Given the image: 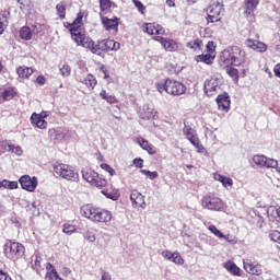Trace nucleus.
<instances>
[{
	"mask_svg": "<svg viewBox=\"0 0 280 280\" xmlns=\"http://www.w3.org/2000/svg\"><path fill=\"white\" fill-rule=\"evenodd\" d=\"M82 19H84V12L80 11L70 25L72 40L77 45L90 49L96 56H103V51L108 54V51H118L120 49L121 44L115 42V39H101L95 43L91 37L86 36V32L82 28Z\"/></svg>",
	"mask_w": 280,
	"mask_h": 280,
	"instance_id": "f257e3e1",
	"label": "nucleus"
},
{
	"mask_svg": "<svg viewBox=\"0 0 280 280\" xmlns=\"http://www.w3.org/2000/svg\"><path fill=\"white\" fill-rule=\"evenodd\" d=\"M246 62V51L238 46H230L220 54V63L225 67H242Z\"/></svg>",
	"mask_w": 280,
	"mask_h": 280,
	"instance_id": "f03ea898",
	"label": "nucleus"
},
{
	"mask_svg": "<svg viewBox=\"0 0 280 280\" xmlns=\"http://www.w3.org/2000/svg\"><path fill=\"white\" fill-rule=\"evenodd\" d=\"M81 215L88 218L92 222H98L102 224H108L113 220V213L102 208H95L92 205H85L80 209Z\"/></svg>",
	"mask_w": 280,
	"mask_h": 280,
	"instance_id": "7ed1b4c3",
	"label": "nucleus"
},
{
	"mask_svg": "<svg viewBox=\"0 0 280 280\" xmlns=\"http://www.w3.org/2000/svg\"><path fill=\"white\" fill-rule=\"evenodd\" d=\"M54 172L57 176H60V178H65V180H71L72 183L80 180V175L72 166H69V164H55Z\"/></svg>",
	"mask_w": 280,
	"mask_h": 280,
	"instance_id": "20e7f679",
	"label": "nucleus"
},
{
	"mask_svg": "<svg viewBox=\"0 0 280 280\" xmlns=\"http://www.w3.org/2000/svg\"><path fill=\"white\" fill-rule=\"evenodd\" d=\"M4 254L11 261H18L25 256V246L19 242H12L5 244Z\"/></svg>",
	"mask_w": 280,
	"mask_h": 280,
	"instance_id": "39448f33",
	"label": "nucleus"
},
{
	"mask_svg": "<svg viewBox=\"0 0 280 280\" xmlns=\"http://www.w3.org/2000/svg\"><path fill=\"white\" fill-rule=\"evenodd\" d=\"M201 207L208 211H222L224 209V201L219 197L207 195L201 199Z\"/></svg>",
	"mask_w": 280,
	"mask_h": 280,
	"instance_id": "423d86ee",
	"label": "nucleus"
},
{
	"mask_svg": "<svg viewBox=\"0 0 280 280\" xmlns=\"http://www.w3.org/2000/svg\"><path fill=\"white\" fill-rule=\"evenodd\" d=\"M183 132L186 136V139H188V141L191 143V145L196 148L197 152L199 154H202V152H205V147L202 145V143H200V139L196 135V130H194L189 126H185Z\"/></svg>",
	"mask_w": 280,
	"mask_h": 280,
	"instance_id": "0eeeda50",
	"label": "nucleus"
},
{
	"mask_svg": "<svg viewBox=\"0 0 280 280\" xmlns=\"http://www.w3.org/2000/svg\"><path fill=\"white\" fill-rule=\"evenodd\" d=\"M186 91L187 88L185 84L178 81L166 79V93H168V95H184Z\"/></svg>",
	"mask_w": 280,
	"mask_h": 280,
	"instance_id": "6e6552de",
	"label": "nucleus"
},
{
	"mask_svg": "<svg viewBox=\"0 0 280 280\" xmlns=\"http://www.w3.org/2000/svg\"><path fill=\"white\" fill-rule=\"evenodd\" d=\"M203 91L208 97H213L220 91V79L215 77L207 79L203 84Z\"/></svg>",
	"mask_w": 280,
	"mask_h": 280,
	"instance_id": "1a4fd4ad",
	"label": "nucleus"
},
{
	"mask_svg": "<svg viewBox=\"0 0 280 280\" xmlns=\"http://www.w3.org/2000/svg\"><path fill=\"white\" fill-rule=\"evenodd\" d=\"M19 183L25 191H36V188L38 187V178L35 176L31 177L30 175H23L20 177Z\"/></svg>",
	"mask_w": 280,
	"mask_h": 280,
	"instance_id": "9d476101",
	"label": "nucleus"
},
{
	"mask_svg": "<svg viewBox=\"0 0 280 280\" xmlns=\"http://www.w3.org/2000/svg\"><path fill=\"white\" fill-rule=\"evenodd\" d=\"M244 270L248 275H254L255 277H259L264 275V269L261 265L257 261H253L252 259H246L243 261Z\"/></svg>",
	"mask_w": 280,
	"mask_h": 280,
	"instance_id": "9b49d317",
	"label": "nucleus"
},
{
	"mask_svg": "<svg viewBox=\"0 0 280 280\" xmlns=\"http://www.w3.org/2000/svg\"><path fill=\"white\" fill-rule=\"evenodd\" d=\"M253 161L255 165H258V167L275 168L279 165V162L277 160L267 158L265 155H255L253 158Z\"/></svg>",
	"mask_w": 280,
	"mask_h": 280,
	"instance_id": "f8f14e48",
	"label": "nucleus"
},
{
	"mask_svg": "<svg viewBox=\"0 0 280 280\" xmlns=\"http://www.w3.org/2000/svg\"><path fill=\"white\" fill-rule=\"evenodd\" d=\"M222 10H224V8H222L220 2L210 5V11L207 16L208 23H218V21H220V14H222Z\"/></svg>",
	"mask_w": 280,
	"mask_h": 280,
	"instance_id": "ddd939ff",
	"label": "nucleus"
},
{
	"mask_svg": "<svg viewBox=\"0 0 280 280\" xmlns=\"http://www.w3.org/2000/svg\"><path fill=\"white\" fill-rule=\"evenodd\" d=\"M154 40L160 43L165 51H178V43H176L174 39H170L163 36H156L154 37Z\"/></svg>",
	"mask_w": 280,
	"mask_h": 280,
	"instance_id": "4468645a",
	"label": "nucleus"
},
{
	"mask_svg": "<svg viewBox=\"0 0 280 280\" xmlns=\"http://www.w3.org/2000/svg\"><path fill=\"white\" fill-rule=\"evenodd\" d=\"M130 200L133 209H145V197L138 190L131 191Z\"/></svg>",
	"mask_w": 280,
	"mask_h": 280,
	"instance_id": "2eb2a0df",
	"label": "nucleus"
},
{
	"mask_svg": "<svg viewBox=\"0 0 280 280\" xmlns=\"http://www.w3.org/2000/svg\"><path fill=\"white\" fill-rule=\"evenodd\" d=\"M45 117H47V115L33 113L31 116L32 126L39 128V130H47L48 122L45 120Z\"/></svg>",
	"mask_w": 280,
	"mask_h": 280,
	"instance_id": "dca6fc26",
	"label": "nucleus"
},
{
	"mask_svg": "<svg viewBox=\"0 0 280 280\" xmlns=\"http://www.w3.org/2000/svg\"><path fill=\"white\" fill-rule=\"evenodd\" d=\"M259 5V0H245V16L248 21H254L255 19V10Z\"/></svg>",
	"mask_w": 280,
	"mask_h": 280,
	"instance_id": "f3484780",
	"label": "nucleus"
},
{
	"mask_svg": "<svg viewBox=\"0 0 280 280\" xmlns=\"http://www.w3.org/2000/svg\"><path fill=\"white\" fill-rule=\"evenodd\" d=\"M217 104L219 106V110L228 113L231 108V96H229V93L224 92L223 94H219L217 96Z\"/></svg>",
	"mask_w": 280,
	"mask_h": 280,
	"instance_id": "a211bd4d",
	"label": "nucleus"
},
{
	"mask_svg": "<svg viewBox=\"0 0 280 280\" xmlns=\"http://www.w3.org/2000/svg\"><path fill=\"white\" fill-rule=\"evenodd\" d=\"M144 32L150 36H163L165 28L156 23H147L144 24Z\"/></svg>",
	"mask_w": 280,
	"mask_h": 280,
	"instance_id": "6ab92c4d",
	"label": "nucleus"
},
{
	"mask_svg": "<svg viewBox=\"0 0 280 280\" xmlns=\"http://www.w3.org/2000/svg\"><path fill=\"white\" fill-rule=\"evenodd\" d=\"M48 136L50 139H55V141H62L69 139L71 137V132L65 131L62 129H49Z\"/></svg>",
	"mask_w": 280,
	"mask_h": 280,
	"instance_id": "aec40b11",
	"label": "nucleus"
},
{
	"mask_svg": "<svg viewBox=\"0 0 280 280\" xmlns=\"http://www.w3.org/2000/svg\"><path fill=\"white\" fill-rule=\"evenodd\" d=\"M245 45L249 49H254V51H259V52L267 51L268 49V46H266V44L258 40H253V39L245 40Z\"/></svg>",
	"mask_w": 280,
	"mask_h": 280,
	"instance_id": "412c9836",
	"label": "nucleus"
},
{
	"mask_svg": "<svg viewBox=\"0 0 280 280\" xmlns=\"http://www.w3.org/2000/svg\"><path fill=\"white\" fill-rule=\"evenodd\" d=\"M101 194H103V196L108 198L109 200H119L120 196L119 189L113 187V185L101 190Z\"/></svg>",
	"mask_w": 280,
	"mask_h": 280,
	"instance_id": "4be33fe9",
	"label": "nucleus"
},
{
	"mask_svg": "<svg viewBox=\"0 0 280 280\" xmlns=\"http://www.w3.org/2000/svg\"><path fill=\"white\" fill-rule=\"evenodd\" d=\"M156 110L154 108L150 107V105L143 106V113L141 114V119H144L147 121H150V119H156Z\"/></svg>",
	"mask_w": 280,
	"mask_h": 280,
	"instance_id": "5701e85b",
	"label": "nucleus"
},
{
	"mask_svg": "<svg viewBox=\"0 0 280 280\" xmlns=\"http://www.w3.org/2000/svg\"><path fill=\"white\" fill-rule=\"evenodd\" d=\"M103 24L105 26V30H107V32H110V30H115V32H117L119 27V22L117 18L115 19L105 18L103 19Z\"/></svg>",
	"mask_w": 280,
	"mask_h": 280,
	"instance_id": "b1692460",
	"label": "nucleus"
},
{
	"mask_svg": "<svg viewBox=\"0 0 280 280\" xmlns=\"http://www.w3.org/2000/svg\"><path fill=\"white\" fill-rule=\"evenodd\" d=\"M224 268L225 270H228V272L234 275V277H242V269H240V267H237L235 262L229 260L228 262H225Z\"/></svg>",
	"mask_w": 280,
	"mask_h": 280,
	"instance_id": "393cba45",
	"label": "nucleus"
},
{
	"mask_svg": "<svg viewBox=\"0 0 280 280\" xmlns=\"http://www.w3.org/2000/svg\"><path fill=\"white\" fill-rule=\"evenodd\" d=\"M83 179L86 180V183H90L93 185L95 183V179L97 178V173L91 168H88L85 171H82Z\"/></svg>",
	"mask_w": 280,
	"mask_h": 280,
	"instance_id": "a878e982",
	"label": "nucleus"
},
{
	"mask_svg": "<svg viewBox=\"0 0 280 280\" xmlns=\"http://www.w3.org/2000/svg\"><path fill=\"white\" fill-rule=\"evenodd\" d=\"M138 143L142 148V150H145L149 154H156V151H154V147L148 140L139 138Z\"/></svg>",
	"mask_w": 280,
	"mask_h": 280,
	"instance_id": "bb28decb",
	"label": "nucleus"
},
{
	"mask_svg": "<svg viewBox=\"0 0 280 280\" xmlns=\"http://www.w3.org/2000/svg\"><path fill=\"white\" fill-rule=\"evenodd\" d=\"M225 71L228 73V75H230L233 80V82H235V84H237V82H240V71L237 70V68H234L232 66H225Z\"/></svg>",
	"mask_w": 280,
	"mask_h": 280,
	"instance_id": "cd10ccee",
	"label": "nucleus"
},
{
	"mask_svg": "<svg viewBox=\"0 0 280 280\" xmlns=\"http://www.w3.org/2000/svg\"><path fill=\"white\" fill-rule=\"evenodd\" d=\"M16 73H18L19 78L27 79V78H30V75H32V73H34V70L32 68H27L25 66H20L16 69Z\"/></svg>",
	"mask_w": 280,
	"mask_h": 280,
	"instance_id": "c85d7f7f",
	"label": "nucleus"
},
{
	"mask_svg": "<svg viewBox=\"0 0 280 280\" xmlns=\"http://www.w3.org/2000/svg\"><path fill=\"white\" fill-rule=\"evenodd\" d=\"M214 180L222 183L223 187H233V179L222 174H214Z\"/></svg>",
	"mask_w": 280,
	"mask_h": 280,
	"instance_id": "c756f323",
	"label": "nucleus"
},
{
	"mask_svg": "<svg viewBox=\"0 0 280 280\" xmlns=\"http://www.w3.org/2000/svg\"><path fill=\"white\" fill-rule=\"evenodd\" d=\"M213 60H215V56L211 54L199 55L196 57L197 62H205V65H213Z\"/></svg>",
	"mask_w": 280,
	"mask_h": 280,
	"instance_id": "7c9ffc66",
	"label": "nucleus"
},
{
	"mask_svg": "<svg viewBox=\"0 0 280 280\" xmlns=\"http://www.w3.org/2000/svg\"><path fill=\"white\" fill-rule=\"evenodd\" d=\"M100 97H102V100H105V102H107V104H118V100L117 97H115V95H110L106 92V90H102L100 93Z\"/></svg>",
	"mask_w": 280,
	"mask_h": 280,
	"instance_id": "2f4dec72",
	"label": "nucleus"
},
{
	"mask_svg": "<svg viewBox=\"0 0 280 280\" xmlns=\"http://www.w3.org/2000/svg\"><path fill=\"white\" fill-rule=\"evenodd\" d=\"M267 215H268L269 222H278L279 215H278V212H277V207L270 206L267 209Z\"/></svg>",
	"mask_w": 280,
	"mask_h": 280,
	"instance_id": "473e14b6",
	"label": "nucleus"
},
{
	"mask_svg": "<svg viewBox=\"0 0 280 280\" xmlns=\"http://www.w3.org/2000/svg\"><path fill=\"white\" fill-rule=\"evenodd\" d=\"M20 38L22 40H32V28L30 26H23L20 30Z\"/></svg>",
	"mask_w": 280,
	"mask_h": 280,
	"instance_id": "72a5a7b5",
	"label": "nucleus"
},
{
	"mask_svg": "<svg viewBox=\"0 0 280 280\" xmlns=\"http://www.w3.org/2000/svg\"><path fill=\"white\" fill-rule=\"evenodd\" d=\"M56 10L57 16H59V19H65V16H67V3L65 1L59 2L56 5Z\"/></svg>",
	"mask_w": 280,
	"mask_h": 280,
	"instance_id": "f704fd0d",
	"label": "nucleus"
},
{
	"mask_svg": "<svg viewBox=\"0 0 280 280\" xmlns=\"http://www.w3.org/2000/svg\"><path fill=\"white\" fill-rule=\"evenodd\" d=\"M83 84H85V86H88V89L93 90L97 85V80L95 79V77L93 74H88L85 77V79L83 80Z\"/></svg>",
	"mask_w": 280,
	"mask_h": 280,
	"instance_id": "c9c22d12",
	"label": "nucleus"
},
{
	"mask_svg": "<svg viewBox=\"0 0 280 280\" xmlns=\"http://www.w3.org/2000/svg\"><path fill=\"white\" fill-rule=\"evenodd\" d=\"M210 233H213V235H215V237H219L220 240H226V235H224L223 233H221L220 230H218V228L215 225H210L208 228Z\"/></svg>",
	"mask_w": 280,
	"mask_h": 280,
	"instance_id": "e433bc0d",
	"label": "nucleus"
},
{
	"mask_svg": "<svg viewBox=\"0 0 280 280\" xmlns=\"http://www.w3.org/2000/svg\"><path fill=\"white\" fill-rule=\"evenodd\" d=\"M173 264H175L176 266H183V264H185V259L183 258V256H180V253L178 252H174V256H173Z\"/></svg>",
	"mask_w": 280,
	"mask_h": 280,
	"instance_id": "4c0bfd02",
	"label": "nucleus"
},
{
	"mask_svg": "<svg viewBox=\"0 0 280 280\" xmlns=\"http://www.w3.org/2000/svg\"><path fill=\"white\" fill-rule=\"evenodd\" d=\"M140 172L144 176H148V178H150V180H155V178H159V172H156V171L152 172V171H148V170H141Z\"/></svg>",
	"mask_w": 280,
	"mask_h": 280,
	"instance_id": "58836bf2",
	"label": "nucleus"
},
{
	"mask_svg": "<svg viewBox=\"0 0 280 280\" xmlns=\"http://www.w3.org/2000/svg\"><path fill=\"white\" fill-rule=\"evenodd\" d=\"M14 97V90L9 89V90H4L2 93V100L4 102H10V100H13Z\"/></svg>",
	"mask_w": 280,
	"mask_h": 280,
	"instance_id": "ea45409f",
	"label": "nucleus"
},
{
	"mask_svg": "<svg viewBox=\"0 0 280 280\" xmlns=\"http://www.w3.org/2000/svg\"><path fill=\"white\" fill-rule=\"evenodd\" d=\"M5 27H8V16L1 14L0 15V36L5 32Z\"/></svg>",
	"mask_w": 280,
	"mask_h": 280,
	"instance_id": "a19ab883",
	"label": "nucleus"
},
{
	"mask_svg": "<svg viewBox=\"0 0 280 280\" xmlns=\"http://www.w3.org/2000/svg\"><path fill=\"white\" fill-rule=\"evenodd\" d=\"M45 279L46 280H62V278H60V276L58 275V271H56V270L47 271Z\"/></svg>",
	"mask_w": 280,
	"mask_h": 280,
	"instance_id": "79ce46f5",
	"label": "nucleus"
},
{
	"mask_svg": "<svg viewBox=\"0 0 280 280\" xmlns=\"http://www.w3.org/2000/svg\"><path fill=\"white\" fill-rule=\"evenodd\" d=\"M94 187H106V185H108V182L105 178H102L97 175L96 179L94 180V183L92 184Z\"/></svg>",
	"mask_w": 280,
	"mask_h": 280,
	"instance_id": "37998d69",
	"label": "nucleus"
},
{
	"mask_svg": "<svg viewBox=\"0 0 280 280\" xmlns=\"http://www.w3.org/2000/svg\"><path fill=\"white\" fill-rule=\"evenodd\" d=\"M8 150L9 152H13V154H16L18 156H21V154H23V149L21 147H15L14 144H9Z\"/></svg>",
	"mask_w": 280,
	"mask_h": 280,
	"instance_id": "c03bdc74",
	"label": "nucleus"
},
{
	"mask_svg": "<svg viewBox=\"0 0 280 280\" xmlns=\"http://www.w3.org/2000/svg\"><path fill=\"white\" fill-rule=\"evenodd\" d=\"M62 231L66 235H71V233H75V225L66 223Z\"/></svg>",
	"mask_w": 280,
	"mask_h": 280,
	"instance_id": "a18cd8bd",
	"label": "nucleus"
},
{
	"mask_svg": "<svg viewBox=\"0 0 280 280\" xmlns=\"http://www.w3.org/2000/svg\"><path fill=\"white\" fill-rule=\"evenodd\" d=\"M60 73L65 78H69V75H71V67L69 65H63L62 68H60Z\"/></svg>",
	"mask_w": 280,
	"mask_h": 280,
	"instance_id": "49530a36",
	"label": "nucleus"
},
{
	"mask_svg": "<svg viewBox=\"0 0 280 280\" xmlns=\"http://www.w3.org/2000/svg\"><path fill=\"white\" fill-rule=\"evenodd\" d=\"M201 45H202V40L195 39L194 42H189L187 44V47H190V49H200Z\"/></svg>",
	"mask_w": 280,
	"mask_h": 280,
	"instance_id": "de8ad7c7",
	"label": "nucleus"
},
{
	"mask_svg": "<svg viewBox=\"0 0 280 280\" xmlns=\"http://www.w3.org/2000/svg\"><path fill=\"white\" fill-rule=\"evenodd\" d=\"M132 3L137 7L140 14H145V5H143L141 1L132 0Z\"/></svg>",
	"mask_w": 280,
	"mask_h": 280,
	"instance_id": "09e8293b",
	"label": "nucleus"
},
{
	"mask_svg": "<svg viewBox=\"0 0 280 280\" xmlns=\"http://www.w3.org/2000/svg\"><path fill=\"white\" fill-rule=\"evenodd\" d=\"M102 170H104L105 172L109 173V176H115V174H117V172L114 171L113 167H110V165L103 163L101 164Z\"/></svg>",
	"mask_w": 280,
	"mask_h": 280,
	"instance_id": "8fccbe9b",
	"label": "nucleus"
},
{
	"mask_svg": "<svg viewBox=\"0 0 280 280\" xmlns=\"http://www.w3.org/2000/svg\"><path fill=\"white\" fill-rule=\"evenodd\" d=\"M269 236H270V240L272 241V242H277L278 244H280V232L279 231H272L270 234H269Z\"/></svg>",
	"mask_w": 280,
	"mask_h": 280,
	"instance_id": "3c124183",
	"label": "nucleus"
},
{
	"mask_svg": "<svg viewBox=\"0 0 280 280\" xmlns=\"http://www.w3.org/2000/svg\"><path fill=\"white\" fill-rule=\"evenodd\" d=\"M110 0H100V7L102 12L108 10L110 8Z\"/></svg>",
	"mask_w": 280,
	"mask_h": 280,
	"instance_id": "603ef678",
	"label": "nucleus"
},
{
	"mask_svg": "<svg viewBox=\"0 0 280 280\" xmlns=\"http://www.w3.org/2000/svg\"><path fill=\"white\" fill-rule=\"evenodd\" d=\"M162 257L167 259V261H172L174 259V253L170 252L168 249L162 252Z\"/></svg>",
	"mask_w": 280,
	"mask_h": 280,
	"instance_id": "864d4df0",
	"label": "nucleus"
},
{
	"mask_svg": "<svg viewBox=\"0 0 280 280\" xmlns=\"http://www.w3.org/2000/svg\"><path fill=\"white\" fill-rule=\"evenodd\" d=\"M156 89L159 93H163V91L167 92V80L162 83H156Z\"/></svg>",
	"mask_w": 280,
	"mask_h": 280,
	"instance_id": "5fc2aeb1",
	"label": "nucleus"
},
{
	"mask_svg": "<svg viewBox=\"0 0 280 280\" xmlns=\"http://www.w3.org/2000/svg\"><path fill=\"white\" fill-rule=\"evenodd\" d=\"M84 237L88 240V242H95L96 237H95V233L88 231L85 232Z\"/></svg>",
	"mask_w": 280,
	"mask_h": 280,
	"instance_id": "6e6d98bb",
	"label": "nucleus"
},
{
	"mask_svg": "<svg viewBox=\"0 0 280 280\" xmlns=\"http://www.w3.org/2000/svg\"><path fill=\"white\" fill-rule=\"evenodd\" d=\"M32 36H38L40 34V25H34L31 28Z\"/></svg>",
	"mask_w": 280,
	"mask_h": 280,
	"instance_id": "4d7b16f0",
	"label": "nucleus"
},
{
	"mask_svg": "<svg viewBox=\"0 0 280 280\" xmlns=\"http://www.w3.org/2000/svg\"><path fill=\"white\" fill-rule=\"evenodd\" d=\"M100 71H102V73L104 74V80H108L110 78V75L108 74V70L106 69V66H101Z\"/></svg>",
	"mask_w": 280,
	"mask_h": 280,
	"instance_id": "13d9d810",
	"label": "nucleus"
},
{
	"mask_svg": "<svg viewBox=\"0 0 280 280\" xmlns=\"http://www.w3.org/2000/svg\"><path fill=\"white\" fill-rule=\"evenodd\" d=\"M133 165H136V167H139V168L143 167V159H141V158H136V159L133 160Z\"/></svg>",
	"mask_w": 280,
	"mask_h": 280,
	"instance_id": "bf43d9fd",
	"label": "nucleus"
},
{
	"mask_svg": "<svg viewBox=\"0 0 280 280\" xmlns=\"http://www.w3.org/2000/svg\"><path fill=\"white\" fill-rule=\"evenodd\" d=\"M206 48L209 51V54H213V51H215V46L213 45V42H208Z\"/></svg>",
	"mask_w": 280,
	"mask_h": 280,
	"instance_id": "052dcab7",
	"label": "nucleus"
},
{
	"mask_svg": "<svg viewBox=\"0 0 280 280\" xmlns=\"http://www.w3.org/2000/svg\"><path fill=\"white\" fill-rule=\"evenodd\" d=\"M0 280H12V278L7 272H3V270H0Z\"/></svg>",
	"mask_w": 280,
	"mask_h": 280,
	"instance_id": "680f3d73",
	"label": "nucleus"
},
{
	"mask_svg": "<svg viewBox=\"0 0 280 280\" xmlns=\"http://www.w3.org/2000/svg\"><path fill=\"white\" fill-rule=\"evenodd\" d=\"M8 189H19V182H10Z\"/></svg>",
	"mask_w": 280,
	"mask_h": 280,
	"instance_id": "e2e57ef3",
	"label": "nucleus"
},
{
	"mask_svg": "<svg viewBox=\"0 0 280 280\" xmlns=\"http://www.w3.org/2000/svg\"><path fill=\"white\" fill-rule=\"evenodd\" d=\"M273 73L277 78H280V63H277L273 68Z\"/></svg>",
	"mask_w": 280,
	"mask_h": 280,
	"instance_id": "0e129e2a",
	"label": "nucleus"
},
{
	"mask_svg": "<svg viewBox=\"0 0 280 280\" xmlns=\"http://www.w3.org/2000/svg\"><path fill=\"white\" fill-rule=\"evenodd\" d=\"M101 280H112L110 273H108V271H102Z\"/></svg>",
	"mask_w": 280,
	"mask_h": 280,
	"instance_id": "69168bd1",
	"label": "nucleus"
},
{
	"mask_svg": "<svg viewBox=\"0 0 280 280\" xmlns=\"http://www.w3.org/2000/svg\"><path fill=\"white\" fill-rule=\"evenodd\" d=\"M36 82H37V84L43 86L45 84V82H46V79H45V77L39 75V77H37Z\"/></svg>",
	"mask_w": 280,
	"mask_h": 280,
	"instance_id": "338daca9",
	"label": "nucleus"
},
{
	"mask_svg": "<svg viewBox=\"0 0 280 280\" xmlns=\"http://www.w3.org/2000/svg\"><path fill=\"white\" fill-rule=\"evenodd\" d=\"M9 183H10V180H8V179H3L2 182H0V189H1V187H3L4 189H8Z\"/></svg>",
	"mask_w": 280,
	"mask_h": 280,
	"instance_id": "774afa93",
	"label": "nucleus"
}]
</instances>
